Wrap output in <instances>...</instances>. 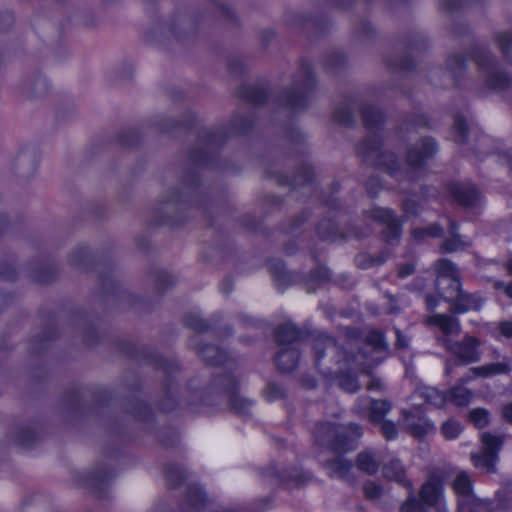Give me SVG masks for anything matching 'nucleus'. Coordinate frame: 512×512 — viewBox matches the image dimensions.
Returning <instances> with one entry per match:
<instances>
[{
    "label": "nucleus",
    "mask_w": 512,
    "mask_h": 512,
    "mask_svg": "<svg viewBox=\"0 0 512 512\" xmlns=\"http://www.w3.org/2000/svg\"><path fill=\"white\" fill-rule=\"evenodd\" d=\"M380 138L377 134L367 137L358 147V155L362 160L376 167H383L389 174L400 177L402 172L396 167L397 160L392 153L380 151Z\"/></svg>",
    "instance_id": "obj_5"
},
{
    "label": "nucleus",
    "mask_w": 512,
    "mask_h": 512,
    "mask_svg": "<svg viewBox=\"0 0 512 512\" xmlns=\"http://www.w3.org/2000/svg\"><path fill=\"white\" fill-rule=\"evenodd\" d=\"M299 351L296 347H283L276 355V365L283 372L292 371L298 363Z\"/></svg>",
    "instance_id": "obj_20"
},
{
    "label": "nucleus",
    "mask_w": 512,
    "mask_h": 512,
    "mask_svg": "<svg viewBox=\"0 0 512 512\" xmlns=\"http://www.w3.org/2000/svg\"><path fill=\"white\" fill-rule=\"evenodd\" d=\"M505 437L501 434L484 432L481 435L482 448L479 453L471 455L474 466L487 473L496 471L498 453L504 443Z\"/></svg>",
    "instance_id": "obj_7"
},
{
    "label": "nucleus",
    "mask_w": 512,
    "mask_h": 512,
    "mask_svg": "<svg viewBox=\"0 0 512 512\" xmlns=\"http://www.w3.org/2000/svg\"><path fill=\"white\" fill-rule=\"evenodd\" d=\"M462 0H441L440 1V9L442 11H453L456 8L461 6Z\"/></svg>",
    "instance_id": "obj_53"
},
{
    "label": "nucleus",
    "mask_w": 512,
    "mask_h": 512,
    "mask_svg": "<svg viewBox=\"0 0 512 512\" xmlns=\"http://www.w3.org/2000/svg\"><path fill=\"white\" fill-rule=\"evenodd\" d=\"M315 366L325 376L338 378L340 388L349 393H355L360 385L356 377L348 375L349 370H359L369 373L376 362H364L358 357L348 355L336 340L324 333L318 334L313 340Z\"/></svg>",
    "instance_id": "obj_1"
},
{
    "label": "nucleus",
    "mask_w": 512,
    "mask_h": 512,
    "mask_svg": "<svg viewBox=\"0 0 512 512\" xmlns=\"http://www.w3.org/2000/svg\"><path fill=\"white\" fill-rule=\"evenodd\" d=\"M453 129L455 132V141L458 143L464 142L466 139L468 128H467L466 121L463 117H461V116L455 117Z\"/></svg>",
    "instance_id": "obj_39"
},
{
    "label": "nucleus",
    "mask_w": 512,
    "mask_h": 512,
    "mask_svg": "<svg viewBox=\"0 0 512 512\" xmlns=\"http://www.w3.org/2000/svg\"><path fill=\"white\" fill-rule=\"evenodd\" d=\"M362 435L358 424L349 425L323 423L316 428V437L323 445L335 452H346L352 449V443Z\"/></svg>",
    "instance_id": "obj_2"
},
{
    "label": "nucleus",
    "mask_w": 512,
    "mask_h": 512,
    "mask_svg": "<svg viewBox=\"0 0 512 512\" xmlns=\"http://www.w3.org/2000/svg\"><path fill=\"white\" fill-rule=\"evenodd\" d=\"M410 400L413 406L417 408L422 404L440 407L446 401V396L434 387L421 386L410 396Z\"/></svg>",
    "instance_id": "obj_13"
},
{
    "label": "nucleus",
    "mask_w": 512,
    "mask_h": 512,
    "mask_svg": "<svg viewBox=\"0 0 512 512\" xmlns=\"http://www.w3.org/2000/svg\"><path fill=\"white\" fill-rule=\"evenodd\" d=\"M383 260H377L367 254L358 255L356 258V263L360 268H369L374 265H380Z\"/></svg>",
    "instance_id": "obj_47"
},
{
    "label": "nucleus",
    "mask_w": 512,
    "mask_h": 512,
    "mask_svg": "<svg viewBox=\"0 0 512 512\" xmlns=\"http://www.w3.org/2000/svg\"><path fill=\"white\" fill-rule=\"evenodd\" d=\"M224 387L229 399V404L232 410L239 414H248L252 401L241 397L237 390V382L234 377L225 376L219 380Z\"/></svg>",
    "instance_id": "obj_12"
},
{
    "label": "nucleus",
    "mask_w": 512,
    "mask_h": 512,
    "mask_svg": "<svg viewBox=\"0 0 512 512\" xmlns=\"http://www.w3.org/2000/svg\"><path fill=\"white\" fill-rule=\"evenodd\" d=\"M334 118L342 125H350L354 119L351 110L344 107H339L335 111Z\"/></svg>",
    "instance_id": "obj_43"
},
{
    "label": "nucleus",
    "mask_w": 512,
    "mask_h": 512,
    "mask_svg": "<svg viewBox=\"0 0 512 512\" xmlns=\"http://www.w3.org/2000/svg\"><path fill=\"white\" fill-rule=\"evenodd\" d=\"M383 475L390 481H394L409 489L412 488V483L406 478L405 467L398 459H392L384 464Z\"/></svg>",
    "instance_id": "obj_19"
},
{
    "label": "nucleus",
    "mask_w": 512,
    "mask_h": 512,
    "mask_svg": "<svg viewBox=\"0 0 512 512\" xmlns=\"http://www.w3.org/2000/svg\"><path fill=\"white\" fill-rule=\"evenodd\" d=\"M484 304V298L478 293H468L461 290L450 307L454 314L468 311H479Z\"/></svg>",
    "instance_id": "obj_15"
},
{
    "label": "nucleus",
    "mask_w": 512,
    "mask_h": 512,
    "mask_svg": "<svg viewBox=\"0 0 512 512\" xmlns=\"http://www.w3.org/2000/svg\"><path fill=\"white\" fill-rule=\"evenodd\" d=\"M390 409L391 404L388 401L372 400L370 403V420L373 423L381 422Z\"/></svg>",
    "instance_id": "obj_31"
},
{
    "label": "nucleus",
    "mask_w": 512,
    "mask_h": 512,
    "mask_svg": "<svg viewBox=\"0 0 512 512\" xmlns=\"http://www.w3.org/2000/svg\"><path fill=\"white\" fill-rule=\"evenodd\" d=\"M384 120L383 113L374 106L365 105L362 109V121L364 126L371 132L378 130Z\"/></svg>",
    "instance_id": "obj_26"
},
{
    "label": "nucleus",
    "mask_w": 512,
    "mask_h": 512,
    "mask_svg": "<svg viewBox=\"0 0 512 512\" xmlns=\"http://www.w3.org/2000/svg\"><path fill=\"white\" fill-rule=\"evenodd\" d=\"M402 209H403V213L405 215L406 218H409V217H416L419 215L420 211H421V206L420 204L414 200L413 198H407L403 203H402Z\"/></svg>",
    "instance_id": "obj_41"
},
{
    "label": "nucleus",
    "mask_w": 512,
    "mask_h": 512,
    "mask_svg": "<svg viewBox=\"0 0 512 512\" xmlns=\"http://www.w3.org/2000/svg\"><path fill=\"white\" fill-rule=\"evenodd\" d=\"M501 161L506 164L512 172V153L506 152L501 155Z\"/></svg>",
    "instance_id": "obj_64"
},
{
    "label": "nucleus",
    "mask_w": 512,
    "mask_h": 512,
    "mask_svg": "<svg viewBox=\"0 0 512 512\" xmlns=\"http://www.w3.org/2000/svg\"><path fill=\"white\" fill-rule=\"evenodd\" d=\"M185 324L189 328H191L197 332L205 331L208 328L207 323L196 314L187 315L185 318Z\"/></svg>",
    "instance_id": "obj_42"
},
{
    "label": "nucleus",
    "mask_w": 512,
    "mask_h": 512,
    "mask_svg": "<svg viewBox=\"0 0 512 512\" xmlns=\"http://www.w3.org/2000/svg\"><path fill=\"white\" fill-rule=\"evenodd\" d=\"M503 417L510 423H512V403L507 404L502 409Z\"/></svg>",
    "instance_id": "obj_63"
},
{
    "label": "nucleus",
    "mask_w": 512,
    "mask_h": 512,
    "mask_svg": "<svg viewBox=\"0 0 512 512\" xmlns=\"http://www.w3.org/2000/svg\"><path fill=\"white\" fill-rule=\"evenodd\" d=\"M469 419L479 429L489 424V412L484 408L472 409L469 413Z\"/></svg>",
    "instance_id": "obj_35"
},
{
    "label": "nucleus",
    "mask_w": 512,
    "mask_h": 512,
    "mask_svg": "<svg viewBox=\"0 0 512 512\" xmlns=\"http://www.w3.org/2000/svg\"><path fill=\"white\" fill-rule=\"evenodd\" d=\"M500 334L506 338H512V321H501L498 324Z\"/></svg>",
    "instance_id": "obj_55"
},
{
    "label": "nucleus",
    "mask_w": 512,
    "mask_h": 512,
    "mask_svg": "<svg viewBox=\"0 0 512 512\" xmlns=\"http://www.w3.org/2000/svg\"><path fill=\"white\" fill-rule=\"evenodd\" d=\"M449 400L457 406H466L470 403L473 393L463 385H456L449 392Z\"/></svg>",
    "instance_id": "obj_30"
},
{
    "label": "nucleus",
    "mask_w": 512,
    "mask_h": 512,
    "mask_svg": "<svg viewBox=\"0 0 512 512\" xmlns=\"http://www.w3.org/2000/svg\"><path fill=\"white\" fill-rule=\"evenodd\" d=\"M461 432V424L454 419H448L441 426V433L448 440L457 438Z\"/></svg>",
    "instance_id": "obj_34"
},
{
    "label": "nucleus",
    "mask_w": 512,
    "mask_h": 512,
    "mask_svg": "<svg viewBox=\"0 0 512 512\" xmlns=\"http://www.w3.org/2000/svg\"><path fill=\"white\" fill-rule=\"evenodd\" d=\"M251 123V120L247 119H241V123H238V119H235L232 123V131L234 133H245L251 127Z\"/></svg>",
    "instance_id": "obj_52"
},
{
    "label": "nucleus",
    "mask_w": 512,
    "mask_h": 512,
    "mask_svg": "<svg viewBox=\"0 0 512 512\" xmlns=\"http://www.w3.org/2000/svg\"><path fill=\"white\" fill-rule=\"evenodd\" d=\"M87 255H88L87 249L80 248V249L74 251L73 254L71 255V262L74 265H78L82 262L83 258L86 257Z\"/></svg>",
    "instance_id": "obj_57"
},
{
    "label": "nucleus",
    "mask_w": 512,
    "mask_h": 512,
    "mask_svg": "<svg viewBox=\"0 0 512 512\" xmlns=\"http://www.w3.org/2000/svg\"><path fill=\"white\" fill-rule=\"evenodd\" d=\"M387 349V345L384 341V336L379 331H370L365 340L364 350L357 355H353L354 357H358V360L364 362H376V365L380 362V357L372 356L369 354H379L385 353Z\"/></svg>",
    "instance_id": "obj_11"
},
{
    "label": "nucleus",
    "mask_w": 512,
    "mask_h": 512,
    "mask_svg": "<svg viewBox=\"0 0 512 512\" xmlns=\"http://www.w3.org/2000/svg\"><path fill=\"white\" fill-rule=\"evenodd\" d=\"M165 476L168 483L175 487L180 484V482L184 479L185 474L183 468L179 465H170L166 468Z\"/></svg>",
    "instance_id": "obj_36"
},
{
    "label": "nucleus",
    "mask_w": 512,
    "mask_h": 512,
    "mask_svg": "<svg viewBox=\"0 0 512 512\" xmlns=\"http://www.w3.org/2000/svg\"><path fill=\"white\" fill-rule=\"evenodd\" d=\"M436 152L437 146L434 140L425 138L408 150L407 163L411 168H419L431 159Z\"/></svg>",
    "instance_id": "obj_10"
},
{
    "label": "nucleus",
    "mask_w": 512,
    "mask_h": 512,
    "mask_svg": "<svg viewBox=\"0 0 512 512\" xmlns=\"http://www.w3.org/2000/svg\"><path fill=\"white\" fill-rule=\"evenodd\" d=\"M286 395L285 389L274 382H271L267 385L264 390V396L268 401H277L284 398Z\"/></svg>",
    "instance_id": "obj_37"
},
{
    "label": "nucleus",
    "mask_w": 512,
    "mask_h": 512,
    "mask_svg": "<svg viewBox=\"0 0 512 512\" xmlns=\"http://www.w3.org/2000/svg\"><path fill=\"white\" fill-rule=\"evenodd\" d=\"M270 473H271V475L275 476L277 479H279L283 483L293 480V481H295L296 484H300L304 481L303 477L301 475H299L298 473H295L294 475H292V474L286 475L284 473L278 474L274 470H272Z\"/></svg>",
    "instance_id": "obj_50"
},
{
    "label": "nucleus",
    "mask_w": 512,
    "mask_h": 512,
    "mask_svg": "<svg viewBox=\"0 0 512 512\" xmlns=\"http://www.w3.org/2000/svg\"><path fill=\"white\" fill-rule=\"evenodd\" d=\"M198 353L209 365H220L224 363L226 359V354L213 345H206L205 347L199 348Z\"/></svg>",
    "instance_id": "obj_28"
},
{
    "label": "nucleus",
    "mask_w": 512,
    "mask_h": 512,
    "mask_svg": "<svg viewBox=\"0 0 512 512\" xmlns=\"http://www.w3.org/2000/svg\"><path fill=\"white\" fill-rule=\"evenodd\" d=\"M424 323L428 326H436L448 338L449 335L459 334L461 325L459 319L448 314L436 313L425 318Z\"/></svg>",
    "instance_id": "obj_16"
},
{
    "label": "nucleus",
    "mask_w": 512,
    "mask_h": 512,
    "mask_svg": "<svg viewBox=\"0 0 512 512\" xmlns=\"http://www.w3.org/2000/svg\"><path fill=\"white\" fill-rule=\"evenodd\" d=\"M493 39L503 54L512 48V32H496Z\"/></svg>",
    "instance_id": "obj_38"
},
{
    "label": "nucleus",
    "mask_w": 512,
    "mask_h": 512,
    "mask_svg": "<svg viewBox=\"0 0 512 512\" xmlns=\"http://www.w3.org/2000/svg\"><path fill=\"white\" fill-rule=\"evenodd\" d=\"M414 271H415L414 264L413 263H406V264L401 265L398 268V276L400 278H405V277L413 274Z\"/></svg>",
    "instance_id": "obj_56"
},
{
    "label": "nucleus",
    "mask_w": 512,
    "mask_h": 512,
    "mask_svg": "<svg viewBox=\"0 0 512 512\" xmlns=\"http://www.w3.org/2000/svg\"><path fill=\"white\" fill-rule=\"evenodd\" d=\"M420 497L427 505H437L441 497V487L436 483L428 482L422 486Z\"/></svg>",
    "instance_id": "obj_29"
},
{
    "label": "nucleus",
    "mask_w": 512,
    "mask_h": 512,
    "mask_svg": "<svg viewBox=\"0 0 512 512\" xmlns=\"http://www.w3.org/2000/svg\"><path fill=\"white\" fill-rule=\"evenodd\" d=\"M402 415L404 428L416 439H423L435 431L434 423L426 418L417 407L403 410Z\"/></svg>",
    "instance_id": "obj_8"
},
{
    "label": "nucleus",
    "mask_w": 512,
    "mask_h": 512,
    "mask_svg": "<svg viewBox=\"0 0 512 512\" xmlns=\"http://www.w3.org/2000/svg\"><path fill=\"white\" fill-rule=\"evenodd\" d=\"M467 502L460 504L459 512H491L490 503L477 498L475 495Z\"/></svg>",
    "instance_id": "obj_33"
},
{
    "label": "nucleus",
    "mask_w": 512,
    "mask_h": 512,
    "mask_svg": "<svg viewBox=\"0 0 512 512\" xmlns=\"http://www.w3.org/2000/svg\"><path fill=\"white\" fill-rule=\"evenodd\" d=\"M436 290L440 297L449 302L450 305L461 292L460 277L457 278H436Z\"/></svg>",
    "instance_id": "obj_18"
},
{
    "label": "nucleus",
    "mask_w": 512,
    "mask_h": 512,
    "mask_svg": "<svg viewBox=\"0 0 512 512\" xmlns=\"http://www.w3.org/2000/svg\"><path fill=\"white\" fill-rule=\"evenodd\" d=\"M437 278H457L460 277L457 266L448 259H440L435 264Z\"/></svg>",
    "instance_id": "obj_32"
},
{
    "label": "nucleus",
    "mask_w": 512,
    "mask_h": 512,
    "mask_svg": "<svg viewBox=\"0 0 512 512\" xmlns=\"http://www.w3.org/2000/svg\"><path fill=\"white\" fill-rule=\"evenodd\" d=\"M345 62V57L341 54H334L328 59V66L330 69H335Z\"/></svg>",
    "instance_id": "obj_59"
},
{
    "label": "nucleus",
    "mask_w": 512,
    "mask_h": 512,
    "mask_svg": "<svg viewBox=\"0 0 512 512\" xmlns=\"http://www.w3.org/2000/svg\"><path fill=\"white\" fill-rule=\"evenodd\" d=\"M453 487L459 497L458 507L460 504L468 503L467 501H470L474 495L472 493L471 479L466 472H460L456 476Z\"/></svg>",
    "instance_id": "obj_22"
},
{
    "label": "nucleus",
    "mask_w": 512,
    "mask_h": 512,
    "mask_svg": "<svg viewBox=\"0 0 512 512\" xmlns=\"http://www.w3.org/2000/svg\"><path fill=\"white\" fill-rule=\"evenodd\" d=\"M479 377V375L477 373L474 372V367L473 368H470L469 371L460 378V383L461 385L462 384H466L470 381H472L473 379Z\"/></svg>",
    "instance_id": "obj_61"
},
{
    "label": "nucleus",
    "mask_w": 512,
    "mask_h": 512,
    "mask_svg": "<svg viewBox=\"0 0 512 512\" xmlns=\"http://www.w3.org/2000/svg\"><path fill=\"white\" fill-rule=\"evenodd\" d=\"M487 87L492 90H504L512 87V74L506 67L497 65L492 54L485 48L477 47L473 53Z\"/></svg>",
    "instance_id": "obj_4"
},
{
    "label": "nucleus",
    "mask_w": 512,
    "mask_h": 512,
    "mask_svg": "<svg viewBox=\"0 0 512 512\" xmlns=\"http://www.w3.org/2000/svg\"><path fill=\"white\" fill-rule=\"evenodd\" d=\"M314 84L315 79L311 65L308 62H303L293 78L291 87L280 96L282 105L294 111L304 109Z\"/></svg>",
    "instance_id": "obj_3"
},
{
    "label": "nucleus",
    "mask_w": 512,
    "mask_h": 512,
    "mask_svg": "<svg viewBox=\"0 0 512 512\" xmlns=\"http://www.w3.org/2000/svg\"><path fill=\"white\" fill-rule=\"evenodd\" d=\"M325 468L331 476L345 479L349 476L353 464L344 457L337 456L334 459L328 460L325 463Z\"/></svg>",
    "instance_id": "obj_24"
},
{
    "label": "nucleus",
    "mask_w": 512,
    "mask_h": 512,
    "mask_svg": "<svg viewBox=\"0 0 512 512\" xmlns=\"http://www.w3.org/2000/svg\"><path fill=\"white\" fill-rule=\"evenodd\" d=\"M363 491L365 496L370 500H377L383 494L382 487L373 481L366 482L363 486Z\"/></svg>",
    "instance_id": "obj_40"
},
{
    "label": "nucleus",
    "mask_w": 512,
    "mask_h": 512,
    "mask_svg": "<svg viewBox=\"0 0 512 512\" xmlns=\"http://www.w3.org/2000/svg\"><path fill=\"white\" fill-rule=\"evenodd\" d=\"M440 341L456 364L468 365L481 359V341L474 336L465 335L461 340L441 338Z\"/></svg>",
    "instance_id": "obj_6"
},
{
    "label": "nucleus",
    "mask_w": 512,
    "mask_h": 512,
    "mask_svg": "<svg viewBox=\"0 0 512 512\" xmlns=\"http://www.w3.org/2000/svg\"><path fill=\"white\" fill-rule=\"evenodd\" d=\"M355 464L358 470L369 475L377 473L380 467L377 457L368 450L362 451L357 455Z\"/></svg>",
    "instance_id": "obj_25"
},
{
    "label": "nucleus",
    "mask_w": 512,
    "mask_h": 512,
    "mask_svg": "<svg viewBox=\"0 0 512 512\" xmlns=\"http://www.w3.org/2000/svg\"><path fill=\"white\" fill-rule=\"evenodd\" d=\"M378 423L380 424L381 433L387 440L396 438V436L398 434V430H397L396 425L393 422L382 420L381 422H378Z\"/></svg>",
    "instance_id": "obj_44"
},
{
    "label": "nucleus",
    "mask_w": 512,
    "mask_h": 512,
    "mask_svg": "<svg viewBox=\"0 0 512 512\" xmlns=\"http://www.w3.org/2000/svg\"><path fill=\"white\" fill-rule=\"evenodd\" d=\"M174 283L172 277L166 273H161L156 280V287L160 291L166 290Z\"/></svg>",
    "instance_id": "obj_49"
},
{
    "label": "nucleus",
    "mask_w": 512,
    "mask_h": 512,
    "mask_svg": "<svg viewBox=\"0 0 512 512\" xmlns=\"http://www.w3.org/2000/svg\"><path fill=\"white\" fill-rule=\"evenodd\" d=\"M275 337L279 345L291 347L300 339V332L294 324L284 323L276 328Z\"/></svg>",
    "instance_id": "obj_23"
},
{
    "label": "nucleus",
    "mask_w": 512,
    "mask_h": 512,
    "mask_svg": "<svg viewBox=\"0 0 512 512\" xmlns=\"http://www.w3.org/2000/svg\"><path fill=\"white\" fill-rule=\"evenodd\" d=\"M426 307L429 311H433L439 303V299L433 295H427L425 298Z\"/></svg>",
    "instance_id": "obj_60"
},
{
    "label": "nucleus",
    "mask_w": 512,
    "mask_h": 512,
    "mask_svg": "<svg viewBox=\"0 0 512 512\" xmlns=\"http://www.w3.org/2000/svg\"><path fill=\"white\" fill-rule=\"evenodd\" d=\"M370 217L385 226L383 234L386 242L393 244L399 241L401 223L391 209L374 208L370 211Z\"/></svg>",
    "instance_id": "obj_9"
},
{
    "label": "nucleus",
    "mask_w": 512,
    "mask_h": 512,
    "mask_svg": "<svg viewBox=\"0 0 512 512\" xmlns=\"http://www.w3.org/2000/svg\"><path fill=\"white\" fill-rule=\"evenodd\" d=\"M401 512H426V509L415 498H409L401 506Z\"/></svg>",
    "instance_id": "obj_45"
},
{
    "label": "nucleus",
    "mask_w": 512,
    "mask_h": 512,
    "mask_svg": "<svg viewBox=\"0 0 512 512\" xmlns=\"http://www.w3.org/2000/svg\"><path fill=\"white\" fill-rule=\"evenodd\" d=\"M427 236L428 237H441L443 235V228L438 223H432L426 228Z\"/></svg>",
    "instance_id": "obj_54"
},
{
    "label": "nucleus",
    "mask_w": 512,
    "mask_h": 512,
    "mask_svg": "<svg viewBox=\"0 0 512 512\" xmlns=\"http://www.w3.org/2000/svg\"><path fill=\"white\" fill-rule=\"evenodd\" d=\"M214 12L219 15L220 17H223L225 19H232V16H233V13L232 11L226 7V6H223V5H215L214 7Z\"/></svg>",
    "instance_id": "obj_58"
},
{
    "label": "nucleus",
    "mask_w": 512,
    "mask_h": 512,
    "mask_svg": "<svg viewBox=\"0 0 512 512\" xmlns=\"http://www.w3.org/2000/svg\"><path fill=\"white\" fill-rule=\"evenodd\" d=\"M511 371V360L503 358L501 362L489 363L483 366L474 367V372L481 378H488L495 375H506Z\"/></svg>",
    "instance_id": "obj_21"
},
{
    "label": "nucleus",
    "mask_w": 512,
    "mask_h": 512,
    "mask_svg": "<svg viewBox=\"0 0 512 512\" xmlns=\"http://www.w3.org/2000/svg\"><path fill=\"white\" fill-rule=\"evenodd\" d=\"M206 503V497L198 486H191L186 496L185 510L187 512H196L200 510Z\"/></svg>",
    "instance_id": "obj_27"
},
{
    "label": "nucleus",
    "mask_w": 512,
    "mask_h": 512,
    "mask_svg": "<svg viewBox=\"0 0 512 512\" xmlns=\"http://www.w3.org/2000/svg\"><path fill=\"white\" fill-rule=\"evenodd\" d=\"M246 97H247L249 102H251V103H253L255 105H260V104H262L265 101L266 93H265V91H263L261 89L250 88L247 91Z\"/></svg>",
    "instance_id": "obj_46"
},
{
    "label": "nucleus",
    "mask_w": 512,
    "mask_h": 512,
    "mask_svg": "<svg viewBox=\"0 0 512 512\" xmlns=\"http://www.w3.org/2000/svg\"><path fill=\"white\" fill-rule=\"evenodd\" d=\"M411 235L414 239L421 240L424 239L427 236V232L425 228H414L411 231Z\"/></svg>",
    "instance_id": "obj_62"
},
{
    "label": "nucleus",
    "mask_w": 512,
    "mask_h": 512,
    "mask_svg": "<svg viewBox=\"0 0 512 512\" xmlns=\"http://www.w3.org/2000/svg\"><path fill=\"white\" fill-rule=\"evenodd\" d=\"M14 23L13 14L9 11L0 13V29L6 30L10 28Z\"/></svg>",
    "instance_id": "obj_51"
},
{
    "label": "nucleus",
    "mask_w": 512,
    "mask_h": 512,
    "mask_svg": "<svg viewBox=\"0 0 512 512\" xmlns=\"http://www.w3.org/2000/svg\"><path fill=\"white\" fill-rule=\"evenodd\" d=\"M447 65L451 72L456 73V71H460L465 67V60L462 56L455 55L448 59Z\"/></svg>",
    "instance_id": "obj_48"
},
{
    "label": "nucleus",
    "mask_w": 512,
    "mask_h": 512,
    "mask_svg": "<svg viewBox=\"0 0 512 512\" xmlns=\"http://www.w3.org/2000/svg\"><path fill=\"white\" fill-rule=\"evenodd\" d=\"M450 192L454 199L462 206L474 207L481 200V194L472 184H452Z\"/></svg>",
    "instance_id": "obj_14"
},
{
    "label": "nucleus",
    "mask_w": 512,
    "mask_h": 512,
    "mask_svg": "<svg viewBox=\"0 0 512 512\" xmlns=\"http://www.w3.org/2000/svg\"><path fill=\"white\" fill-rule=\"evenodd\" d=\"M448 221L449 234L451 235V237L444 240V242L440 246V251L442 253H454L458 251H463L470 247V240L462 238V236L457 233L458 224L451 218H448Z\"/></svg>",
    "instance_id": "obj_17"
}]
</instances>
